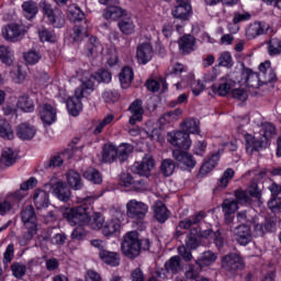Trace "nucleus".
I'll return each instance as SVG.
<instances>
[{"mask_svg":"<svg viewBox=\"0 0 281 281\" xmlns=\"http://www.w3.org/2000/svg\"><path fill=\"white\" fill-rule=\"evenodd\" d=\"M143 251H148L150 249V240L142 239L139 240V235L137 232H130L124 237L122 243V251L127 258H137Z\"/></svg>","mask_w":281,"mask_h":281,"instance_id":"obj_1","label":"nucleus"},{"mask_svg":"<svg viewBox=\"0 0 281 281\" xmlns=\"http://www.w3.org/2000/svg\"><path fill=\"white\" fill-rule=\"evenodd\" d=\"M64 159L63 156L60 155H55L52 156L45 164H44V168L46 170H54L55 168H60V166H63L64 164Z\"/></svg>","mask_w":281,"mask_h":281,"instance_id":"obj_55","label":"nucleus"},{"mask_svg":"<svg viewBox=\"0 0 281 281\" xmlns=\"http://www.w3.org/2000/svg\"><path fill=\"white\" fill-rule=\"evenodd\" d=\"M87 49H88L87 56L95 57L98 56V54H102L104 48L102 47V44L98 42V37L91 36L89 38Z\"/></svg>","mask_w":281,"mask_h":281,"instance_id":"obj_38","label":"nucleus"},{"mask_svg":"<svg viewBox=\"0 0 281 281\" xmlns=\"http://www.w3.org/2000/svg\"><path fill=\"white\" fill-rule=\"evenodd\" d=\"M171 14L173 19L189 21L190 16H192V5L190 4V0H176Z\"/></svg>","mask_w":281,"mask_h":281,"instance_id":"obj_8","label":"nucleus"},{"mask_svg":"<svg viewBox=\"0 0 281 281\" xmlns=\"http://www.w3.org/2000/svg\"><path fill=\"white\" fill-rule=\"evenodd\" d=\"M122 89H128L133 82L134 74L131 67H124L119 76Z\"/></svg>","mask_w":281,"mask_h":281,"instance_id":"obj_36","label":"nucleus"},{"mask_svg":"<svg viewBox=\"0 0 281 281\" xmlns=\"http://www.w3.org/2000/svg\"><path fill=\"white\" fill-rule=\"evenodd\" d=\"M43 58V54H41V50L31 49L27 53L24 54V60L29 65H36Z\"/></svg>","mask_w":281,"mask_h":281,"instance_id":"obj_56","label":"nucleus"},{"mask_svg":"<svg viewBox=\"0 0 281 281\" xmlns=\"http://www.w3.org/2000/svg\"><path fill=\"white\" fill-rule=\"evenodd\" d=\"M234 175L235 171L232 168H227L222 177L217 180V188L216 190H225V188H227V186H229V182L232 181V179H234Z\"/></svg>","mask_w":281,"mask_h":281,"instance_id":"obj_39","label":"nucleus"},{"mask_svg":"<svg viewBox=\"0 0 281 281\" xmlns=\"http://www.w3.org/2000/svg\"><path fill=\"white\" fill-rule=\"evenodd\" d=\"M67 183L72 190H82V177L75 170H69L66 175Z\"/></svg>","mask_w":281,"mask_h":281,"instance_id":"obj_31","label":"nucleus"},{"mask_svg":"<svg viewBox=\"0 0 281 281\" xmlns=\"http://www.w3.org/2000/svg\"><path fill=\"white\" fill-rule=\"evenodd\" d=\"M0 137L2 139H14V131L5 120H0Z\"/></svg>","mask_w":281,"mask_h":281,"instance_id":"obj_51","label":"nucleus"},{"mask_svg":"<svg viewBox=\"0 0 281 281\" xmlns=\"http://www.w3.org/2000/svg\"><path fill=\"white\" fill-rule=\"evenodd\" d=\"M195 44L196 40L192 35H183L178 42L179 49L184 56L194 52Z\"/></svg>","mask_w":281,"mask_h":281,"instance_id":"obj_25","label":"nucleus"},{"mask_svg":"<svg viewBox=\"0 0 281 281\" xmlns=\"http://www.w3.org/2000/svg\"><path fill=\"white\" fill-rule=\"evenodd\" d=\"M93 79L97 80V82H111L112 76L109 70H99L94 74Z\"/></svg>","mask_w":281,"mask_h":281,"instance_id":"obj_63","label":"nucleus"},{"mask_svg":"<svg viewBox=\"0 0 281 281\" xmlns=\"http://www.w3.org/2000/svg\"><path fill=\"white\" fill-rule=\"evenodd\" d=\"M222 267L224 271H228L229 273H236V271H238V269H243L245 265L243 263V258H240L236 254H231L223 258Z\"/></svg>","mask_w":281,"mask_h":281,"instance_id":"obj_14","label":"nucleus"},{"mask_svg":"<svg viewBox=\"0 0 281 281\" xmlns=\"http://www.w3.org/2000/svg\"><path fill=\"white\" fill-rule=\"evenodd\" d=\"M167 142L176 148H182V150H188L192 146L190 134L183 131L169 132L167 134Z\"/></svg>","mask_w":281,"mask_h":281,"instance_id":"obj_7","label":"nucleus"},{"mask_svg":"<svg viewBox=\"0 0 281 281\" xmlns=\"http://www.w3.org/2000/svg\"><path fill=\"white\" fill-rule=\"evenodd\" d=\"M175 168H177V165H175V160L170 158L164 159L160 166V170L165 177H171L175 172Z\"/></svg>","mask_w":281,"mask_h":281,"instance_id":"obj_54","label":"nucleus"},{"mask_svg":"<svg viewBox=\"0 0 281 281\" xmlns=\"http://www.w3.org/2000/svg\"><path fill=\"white\" fill-rule=\"evenodd\" d=\"M224 214H234L238 210V202L236 200L226 199L222 204Z\"/></svg>","mask_w":281,"mask_h":281,"instance_id":"obj_57","label":"nucleus"},{"mask_svg":"<svg viewBox=\"0 0 281 281\" xmlns=\"http://www.w3.org/2000/svg\"><path fill=\"white\" fill-rule=\"evenodd\" d=\"M131 113L130 124L135 126L136 122H142L144 120V101L142 99H136L128 106Z\"/></svg>","mask_w":281,"mask_h":281,"instance_id":"obj_15","label":"nucleus"},{"mask_svg":"<svg viewBox=\"0 0 281 281\" xmlns=\"http://www.w3.org/2000/svg\"><path fill=\"white\" fill-rule=\"evenodd\" d=\"M117 25H119V30H121L123 34L128 35L135 32V23L131 18L122 19L121 21H119Z\"/></svg>","mask_w":281,"mask_h":281,"instance_id":"obj_49","label":"nucleus"},{"mask_svg":"<svg viewBox=\"0 0 281 281\" xmlns=\"http://www.w3.org/2000/svg\"><path fill=\"white\" fill-rule=\"evenodd\" d=\"M104 216L100 213H94L92 216V221L90 222L91 229L98 231V229H104Z\"/></svg>","mask_w":281,"mask_h":281,"instance_id":"obj_58","label":"nucleus"},{"mask_svg":"<svg viewBox=\"0 0 281 281\" xmlns=\"http://www.w3.org/2000/svg\"><path fill=\"white\" fill-rule=\"evenodd\" d=\"M182 269L183 267L181 266V257L173 256L165 263V270L161 269L160 271H157V276L161 280H166V278H168V273H172L175 276Z\"/></svg>","mask_w":281,"mask_h":281,"instance_id":"obj_12","label":"nucleus"},{"mask_svg":"<svg viewBox=\"0 0 281 281\" xmlns=\"http://www.w3.org/2000/svg\"><path fill=\"white\" fill-rule=\"evenodd\" d=\"M199 247V239H196V236L191 235V233L188 235V238L186 240V246L182 245L178 247V254L186 260V262H190L192 260V251L190 249H198Z\"/></svg>","mask_w":281,"mask_h":281,"instance_id":"obj_13","label":"nucleus"},{"mask_svg":"<svg viewBox=\"0 0 281 281\" xmlns=\"http://www.w3.org/2000/svg\"><path fill=\"white\" fill-rule=\"evenodd\" d=\"M16 135L20 139L23 140L34 139L36 135V128L27 123H22L18 126Z\"/></svg>","mask_w":281,"mask_h":281,"instance_id":"obj_28","label":"nucleus"},{"mask_svg":"<svg viewBox=\"0 0 281 281\" xmlns=\"http://www.w3.org/2000/svg\"><path fill=\"white\" fill-rule=\"evenodd\" d=\"M218 67H226L229 69L231 67H234V59L232 58L231 52H223L220 54V57L217 58Z\"/></svg>","mask_w":281,"mask_h":281,"instance_id":"obj_53","label":"nucleus"},{"mask_svg":"<svg viewBox=\"0 0 281 281\" xmlns=\"http://www.w3.org/2000/svg\"><path fill=\"white\" fill-rule=\"evenodd\" d=\"M25 32H27L25 25L13 23L2 30V36L7 41H12L14 43L20 38H23Z\"/></svg>","mask_w":281,"mask_h":281,"instance_id":"obj_10","label":"nucleus"},{"mask_svg":"<svg viewBox=\"0 0 281 281\" xmlns=\"http://www.w3.org/2000/svg\"><path fill=\"white\" fill-rule=\"evenodd\" d=\"M40 38L42 43H56V34H54V31L47 29L40 31Z\"/></svg>","mask_w":281,"mask_h":281,"instance_id":"obj_62","label":"nucleus"},{"mask_svg":"<svg viewBox=\"0 0 281 281\" xmlns=\"http://www.w3.org/2000/svg\"><path fill=\"white\" fill-rule=\"evenodd\" d=\"M221 159V151L214 153L209 160H206L202 167L200 168L201 175H209V172H212L213 168H216L218 166V161Z\"/></svg>","mask_w":281,"mask_h":281,"instance_id":"obj_32","label":"nucleus"},{"mask_svg":"<svg viewBox=\"0 0 281 281\" xmlns=\"http://www.w3.org/2000/svg\"><path fill=\"white\" fill-rule=\"evenodd\" d=\"M64 218L68 221L69 225H80L91 221V213L87 204L68 209L63 213Z\"/></svg>","mask_w":281,"mask_h":281,"instance_id":"obj_3","label":"nucleus"},{"mask_svg":"<svg viewBox=\"0 0 281 281\" xmlns=\"http://www.w3.org/2000/svg\"><path fill=\"white\" fill-rule=\"evenodd\" d=\"M155 218L158 223H166L167 218H170V212H168V207L161 202L156 204L155 207Z\"/></svg>","mask_w":281,"mask_h":281,"instance_id":"obj_40","label":"nucleus"},{"mask_svg":"<svg viewBox=\"0 0 281 281\" xmlns=\"http://www.w3.org/2000/svg\"><path fill=\"white\" fill-rule=\"evenodd\" d=\"M218 256L209 250V251H204L199 259L195 261V265H198V267H200V269H203L204 267H210L211 265H214V262H216Z\"/></svg>","mask_w":281,"mask_h":281,"instance_id":"obj_29","label":"nucleus"},{"mask_svg":"<svg viewBox=\"0 0 281 281\" xmlns=\"http://www.w3.org/2000/svg\"><path fill=\"white\" fill-rule=\"evenodd\" d=\"M16 106L25 113H32L34 111V101L27 94H24L19 98Z\"/></svg>","mask_w":281,"mask_h":281,"instance_id":"obj_46","label":"nucleus"},{"mask_svg":"<svg viewBox=\"0 0 281 281\" xmlns=\"http://www.w3.org/2000/svg\"><path fill=\"white\" fill-rule=\"evenodd\" d=\"M148 214V205L137 200H130L126 203V215L134 221H144Z\"/></svg>","mask_w":281,"mask_h":281,"instance_id":"obj_6","label":"nucleus"},{"mask_svg":"<svg viewBox=\"0 0 281 281\" xmlns=\"http://www.w3.org/2000/svg\"><path fill=\"white\" fill-rule=\"evenodd\" d=\"M155 168V159L150 154H146L140 162H135L132 170L139 177H150V170Z\"/></svg>","mask_w":281,"mask_h":281,"instance_id":"obj_9","label":"nucleus"},{"mask_svg":"<svg viewBox=\"0 0 281 281\" xmlns=\"http://www.w3.org/2000/svg\"><path fill=\"white\" fill-rule=\"evenodd\" d=\"M124 218V211L117 210L114 214V217L108 220L102 229V235L105 238H111L117 236L122 232V220Z\"/></svg>","mask_w":281,"mask_h":281,"instance_id":"obj_5","label":"nucleus"},{"mask_svg":"<svg viewBox=\"0 0 281 281\" xmlns=\"http://www.w3.org/2000/svg\"><path fill=\"white\" fill-rule=\"evenodd\" d=\"M41 5L44 16H46L53 27L65 26V14H63L60 9L52 7V4L47 3L45 0L41 2Z\"/></svg>","mask_w":281,"mask_h":281,"instance_id":"obj_4","label":"nucleus"},{"mask_svg":"<svg viewBox=\"0 0 281 281\" xmlns=\"http://www.w3.org/2000/svg\"><path fill=\"white\" fill-rule=\"evenodd\" d=\"M83 177L85 179H87L88 181H91L92 183H95V184L102 183V175L97 169L88 168L83 172Z\"/></svg>","mask_w":281,"mask_h":281,"instance_id":"obj_52","label":"nucleus"},{"mask_svg":"<svg viewBox=\"0 0 281 281\" xmlns=\"http://www.w3.org/2000/svg\"><path fill=\"white\" fill-rule=\"evenodd\" d=\"M115 120V116L113 114H108L103 120H101L94 127L93 134L94 135H100L102 131H104V126H109L111 122Z\"/></svg>","mask_w":281,"mask_h":281,"instance_id":"obj_59","label":"nucleus"},{"mask_svg":"<svg viewBox=\"0 0 281 281\" xmlns=\"http://www.w3.org/2000/svg\"><path fill=\"white\" fill-rule=\"evenodd\" d=\"M236 85V81L232 80L229 76H224L220 79L218 87L213 86V91L217 95L225 97L229 91H232V88Z\"/></svg>","mask_w":281,"mask_h":281,"instance_id":"obj_22","label":"nucleus"},{"mask_svg":"<svg viewBox=\"0 0 281 281\" xmlns=\"http://www.w3.org/2000/svg\"><path fill=\"white\" fill-rule=\"evenodd\" d=\"M0 60L8 67L12 66V63H14V53L10 47L0 46Z\"/></svg>","mask_w":281,"mask_h":281,"instance_id":"obj_43","label":"nucleus"},{"mask_svg":"<svg viewBox=\"0 0 281 281\" xmlns=\"http://www.w3.org/2000/svg\"><path fill=\"white\" fill-rule=\"evenodd\" d=\"M68 19L72 21V23H79V21L85 19V12L77 5H70L68 8Z\"/></svg>","mask_w":281,"mask_h":281,"instance_id":"obj_50","label":"nucleus"},{"mask_svg":"<svg viewBox=\"0 0 281 281\" xmlns=\"http://www.w3.org/2000/svg\"><path fill=\"white\" fill-rule=\"evenodd\" d=\"M124 14H126V10L117 7V5H113L108 8L104 12H103V18L106 21H117V19H122V16H124Z\"/></svg>","mask_w":281,"mask_h":281,"instance_id":"obj_33","label":"nucleus"},{"mask_svg":"<svg viewBox=\"0 0 281 281\" xmlns=\"http://www.w3.org/2000/svg\"><path fill=\"white\" fill-rule=\"evenodd\" d=\"M34 205L37 212L44 213L47 207H50L49 193L45 190L37 189L33 195Z\"/></svg>","mask_w":281,"mask_h":281,"instance_id":"obj_17","label":"nucleus"},{"mask_svg":"<svg viewBox=\"0 0 281 281\" xmlns=\"http://www.w3.org/2000/svg\"><path fill=\"white\" fill-rule=\"evenodd\" d=\"M93 87L92 79L82 80L81 86L75 90V95L67 100V109L70 115L74 117L80 115V111H82V102L80 100L87 98L89 95L88 91H93Z\"/></svg>","mask_w":281,"mask_h":281,"instance_id":"obj_2","label":"nucleus"},{"mask_svg":"<svg viewBox=\"0 0 281 281\" xmlns=\"http://www.w3.org/2000/svg\"><path fill=\"white\" fill-rule=\"evenodd\" d=\"M172 157L182 166H187V168H194L196 166V160H194V156L181 149L173 150Z\"/></svg>","mask_w":281,"mask_h":281,"instance_id":"obj_21","label":"nucleus"},{"mask_svg":"<svg viewBox=\"0 0 281 281\" xmlns=\"http://www.w3.org/2000/svg\"><path fill=\"white\" fill-rule=\"evenodd\" d=\"M15 164L16 154L11 148L4 149L0 157V170H5V168H10V166H14Z\"/></svg>","mask_w":281,"mask_h":281,"instance_id":"obj_27","label":"nucleus"},{"mask_svg":"<svg viewBox=\"0 0 281 281\" xmlns=\"http://www.w3.org/2000/svg\"><path fill=\"white\" fill-rule=\"evenodd\" d=\"M99 258L105 262V265H110V267H120V255L117 252L102 250L99 252Z\"/></svg>","mask_w":281,"mask_h":281,"instance_id":"obj_30","label":"nucleus"},{"mask_svg":"<svg viewBox=\"0 0 281 281\" xmlns=\"http://www.w3.org/2000/svg\"><path fill=\"white\" fill-rule=\"evenodd\" d=\"M41 119L48 126L56 122V110L49 104L40 105Z\"/></svg>","mask_w":281,"mask_h":281,"instance_id":"obj_24","label":"nucleus"},{"mask_svg":"<svg viewBox=\"0 0 281 281\" xmlns=\"http://www.w3.org/2000/svg\"><path fill=\"white\" fill-rule=\"evenodd\" d=\"M237 221L245 225V223H254V215H251V211H240L237 213Z\"/></svg>","mask_w":281,"mask_h":281,"instance_id":"obj_64","label":"nucleus"},{"mask_svg":"<svg viewBox=\"0 0 281 281\" xmlns=\"http://www.w3.org/2000/svg\"><path fill=\"white\" fill-rule=\"evenodd\" d=\"M269 26H267L262 22H255L250 24L246 30V36L249 41L256 38L257 36H262V34H267Z\"/></svg>","mask_w":281,"mask_h":281,"instance_id":"obj_23","label":"nucleus"},{"mask_svg":"<svg viewBox=\"0 0 281 281\" xmlns=\"http://www.w3.org/2000/svg\"><path fill=\"white\" fill-rule=\"evenodd\" d=\"M11 271L14 278L21 279L23 278V276H25L27 271V267H25V265L21 262H13L11 265Z\"/></svg>","mask_w":281,"mask_h":281,"instance_id":"obj_60","label":"nucleus"},{"mask_svg":"<svg viewBox=\"0 0 281 281\" xmlns=\"http://www.w3.org/2000/svg\"><path fill=\"white\" fill-rule=\"evenodd\" d=\"M241 76L245 78L247 87L250 89H260V82H262L260 75L251 71V69H245Z\"/></svg>","mask_w":281,"mask_h":281,"instance_id":"obj_26","label":"nucleus"},{"mask_svg":"<svg viewBox=\"0 0 281 281\" xmlns=\"http://www.w3.org/2000/svg\"><path fill=\"white\" fill-rule=\"evenodd\" d=\"M87 36H89V25H87V22L76 24L72 33L74 41L80 43V41H85Z\"/></svg>","mask_w":281,"mask_h":281,"instance_id":"obj_34","label":"nucleus"},{"mask_svg":"<svg viewBox=\"0 0 281 281\" xmlns=\"http://www.w3.org/2000/svg\"><path fill=\"white\" fill-rule=\"evenodd\" d=\"M234 235L239 245L246 247L251 243V228L247 225H239L234 228Z\"/></svg>","mask_w":281,"mask_h":281,"instance_id":"obj_19","label":"nucleus"},{"mask_svg":"<svg viewBox=\"0 0 281 281\" xmlns=\"http://www.w3.org/2000/svg\"><path fill=\"white\" fill-rule=\"evenodd\" d=\"M21 221L25 229H38V217H36V212L34 206L26 205L21 211Z\"/></svg>","mask_w":281,"mask_h":281,"instance_id":"obj_11","label":"nucleus"},{"mask_svg":"<svg viewBox=\"0 0 281 281\" xmlns=\"http://www.w3.org/2000/svg\"><path fill=\"white\" fill-rule=\"evenodd\" d=\"M260 135L261 137H265V139L268 142V139H273L276 137V125L273 123L265 122L261 124L260 128Z\"/></svg>","mask_w":281,"mask_h":281,"instance_id":"obj_45","label":"nucleus"},{"mask_svg":"<svg viewBox=\"0 0 281 281\" xmlns=\"http://www.w3.org/2000/svg\"><path fill=\"white\" fill-rule=\"evenodd\" d=\"M25 19L32 20L38 14V5L34 1H26L22 4Z\"/></svg>","mask_w":281,"mask_h":281,"instance_id":"obj_41","label":"nucleus"},{"mask_svg":"<svg viewBox=\"0 0 281 281\" xmlns=\"http://www.w3.org/2000/svg\"><path fill=\"white\" fill-rule=\"evenodd\" d=\"M136 58L140 65H146L153 60V46L149 43L138 45Z\"/></svg>","mask_w":281,"mask_h":281,"instance_id":"obj_20","label":"nucleus"},{"mask_svg":"<svg viewBox=\"0 0 281 281\" xmlns=\"http://www.w3.org/2000/svg\"><path fill=\"white\" fill-rule=\"evenodd\" d=\"M131 153H133V145L131 144H121L116 148V159H119L120 164H124L126 159H128Z\"/></svg>","mask_w":281,"mask_h":281,"instance_id":"obj_37","label":"nucleus"},{"mask_svg":"<svg viewBox=\"0 0 281 281\" xmlns=\"http://www.w3.org/2000/svg\"><path fill=\"white\" fill-rule=\"evenodd\" d=\"M50 188L53 190V194H55L59 201L67 203V201L71 199V191L67 187V183L57 181L56 183H53Z\"/></svg>","mask_w":281,"mask_h":281,"instance_id":"obj_18","label":"nucleus"},{"mask_svg":"<svg viewBox=\"0 0 281 281\" xmlns=\"http://www.w3.org/2000/svg\"><path fill=\"white\" fill-rule=\"evenodd\" d=\"M117 159V151L113 145H104L102 151V161L104 164H113Z\"/></svg>","mask_w":281,"mask_h":281,"instance_id":"obj_35","label":"nucleus"},{"mask_svg":"<svg viewBox=\"0 0 281 281\" xmlns=\"http://www.w3.org/2000/svg\"><path fill=\"white\" fill-rule=\"evenodd\" d=\"M38 233V228H26V232L18 238L19 245L21 247H27L30 243H32V239L36 234Z\"/></svg>","mask_w":281,"mask_h":281,"instance_id":"obj_47","label":"nucleus"},{"mask_svg":"<svg viewBox=\"0 0 281 281\" xmlns=\"http://www.w3.org/2000/svg\"><path fill=\"white\" fill-rule=\"evenodd\" d=\"M205 218V212L201 211L194 215H191L179 222L178 227L180 229H190V234L192 235V231L196 228H201L199 223H201Z\"/></svg>","mask_w":281,"mask_h":281,"instance_id":"obj_16","label":"nucleus"},{"mask_svg":"<svg viewBox=\"0 0 281 281\" xmlns=\"http://www.w3.org/2000/svg\"><path fill=\"white\" fill-rule=\"evenodd\" d=\"M267 52L269 56H280L281 54V40L272 37L267 42Z\"/></svg>","mask_w":281,"mask_h":281,"instance_id":"obj_44","label":"nucleus"},{"mask_svg":"<svg viewBox=\"0 0 281 281\" xmlns=\"http://www.w3.org/2000/svg\"><path fill=\"white\" fill-rule=\"evenodd\" d=\"M201 269L203 268L199 267L198 263L195 266L190 265L184 273L187 280H196V278H199V273H201Z\"/></svg>","mask_w":281,"mask_h":281,"instance_id":"obj_61","label":"nucleus"},{"mask_svg":"<svg viewBox=\"0 0 281 281\" xmlns=\"http://www.w3.org/2000/svg\"><path fill=\"white\" fill-rule=\"evenodd\" d=\"M181 128L184 133L196 134L200 133L199 121L195 119H187L182 122Z\"/></svg>","mask_w":281,"mask_h":281,"instance_id":"obj_48","label":"nucleus"},{"mask_svg":"<svg viewBox=\"0 0 281 281\" xmlns=\"http://www.w3.org/2000/svg\"><path fill=\"white\" fill-rule=\"evenodd\" d=\"M261 148H265V140L258 139L254 136L246 137L247 153H254V150H261Z\"/></svg>","mask_w":281,"mask_h":281,"instance_id":"obj_42","label":"nucleus"}]
</instances>
